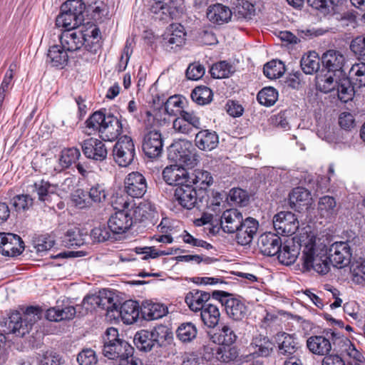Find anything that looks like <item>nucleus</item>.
<instances>
[{"label":"nucleus","instance_id":"18","mask_svg":"<svg viewBox=\"0 0 365 365\" xmlns=\"http://www.w3.org/2000/svg\"><path fill=\"white\" fill-rule=\"evenodd\" d=\"M163 143L161 133L155 129L148 131L144 136L143 150L150 158L158 157L163 150Z\"/></svg>","mask_w":365,"mask_h":365},{"label":"nucleus","instance_id":"43","mask_svg":"<svg viewBox=\"0 0 365 365\" xmlns=\"http://www.w3.org/2000/svg\"><path fill=\"white\" fill-rule=\"evenodd\" d=\"M200 312L202 322L207 327L214 328L218 324L220 312L217 305L208 303Z\"/></svg>","mask_w":365,"mask_h":365},{"label":"nucleus","instance_id":"36","mask_svg":"<svg viewBox=\"0 0 365 365\" xmlns=\"http://www.w3.org/2000/svg\"><path fill=\"white\" fill-rule=\"evenodd\" d=\"M307 346L314 354L326 355L331 349V343L329 339L324 336H312L307 340Z\"/></svg>","mask_w":365,"mask_h":365},{"label":"nucleus","instance_id":"35","mask_svg":"<svg viewBox=\"0 0 365 365\" xmlns=\"http://www.w3.org/2000/svg\"><path fill=\"white\" fill-rule=\"evenodd\" d=\"M68 58V51L61 45H53L48 48L46 62L53 67L63 68Z\"/></svg>","mask_w":365,"mask_h":365},{"label":"nucleus","instance_id":"47","mask_svg":"<svg viewBox=\"0 0 365 365\" xmlns=\"http://www.w3.org/2000/svg\"><path fill=\"white\" fill-rule=\"evenodd\" d=\"M213 182V178L210 173L203 170H195L190 176V181L188 184H194L200 187V194H205V190Z\"/></svg>","mask_w":365,"mask_h":365},{"label":"nucleus","instance_id":"45","mask_svg":"<svg viewBox=\"0 0 365 365\" xmlns=\"http://www.w3.org/2000/svg\"><path fill=\"white\" fill-rule=\"evenodd\" d=\"M99 308L108 312L118 311V299L115 294L108 289H103L98 292Z\"/></svg>","mask_w":365,"mask_h":365},{"label":"nucleus","instance_id":"19","mask_svg":"<svg viewBox=\"0 0 365 365\" xmlns=\"http://www.w3.org/2000/svg\"><path fill=\"white\" fill-rule=\"evenodd\" d=\"M258 227L259 223L255 218L250 217L245 218L239 229L235 232L237 243L241 245H247L252 242Z\"/></svg>","mask_w":365,"mask_h":365},{"label":"nucleus","instance_id":"2","mask_svg":"<svg viewBox=\"0 0 365 365\" xmlns=\"http://www.w3.org/2000/svg\"><path fill=\"white\" fill-rule=\"evenodd\" d=\"M42 316L43 310L38 307H28L23 314L18 311L12 312L4 322L6 327L4 331L18 337H24Z\"/></svg>","mask_w":365,"mask_h":365},{"label":"nucleus","instance_id":"40","mask_svg":"<svg viewBox=\"0 0 365 365\" xmlns=\"http://www.w3.org/2000/svg\"><path fill=\"white\" fill-rule=\"evenodd\" d=\"M156 347H164L170 344L173 332L170 329L163 324H159L150 330Z\"/></svg>","mask_w":365,"mask_h":365},{"label":"nucleus","instance_id":"24","mask_svg":"<svg viewBox=\"0 0 365 365\" xmlns=\"http://www.w3.org/2000/svg\"><path fill=\"white\" fill-rule=\"evenodd\" d=\"M154 1L150 10L155 15V19L168 22L176 16L178 11L172 0Z\"/></svg>","mask_w":365,"mask_h":365},{"label":"nucleus","instance_id":"60","mask_svg":"<svg viewBox=\"0 0 365 365\" xmlns=\"http://www.w3.org/2000/svg\"><path fill=\"white\" fill-rule=\"evenodd\" d=\"M63 242L66 247H76L83 245L84 239L77 228L68 230L65 233Z\"/></svg>","mask_w":365,"mask_h":365},{"label":"nucleus","instance_id":"8","mask_svg":"<svg viewBox=\"0 0 365 365\" xmlns=\"http://www.w3.org/2000/svg\"><path fill=\"white\" fill-rule=\"evenodd\" d=\"M135 155V149L132 138L123 135L118 139L113 148V156L115 162L120 167L130 165Z\"/></svg>","mask_w":365,"mask_h":365},{"label":"nucleus","instance_id":"51","mask_svg":"<svg viewBox=\"0 0 365 365\" xmlns=\"http://www.w3.org/2000/svg\"><path fill=\"white\" fill-rule=\"evenodd\" d=\"M197 334V327L192 322L181 324L176 330L177 338L182 343L191 342Z\"/></svg>","mask_w":365,"mask_h":365},{"label":"nucleus","instance_id":"61","mask_svg":"<svg viewBox=\"0 0 365 365\" xmlns=\"http://www.w3.org/2000/svg\"><path fill=\"white\" fill-rule=\"evenodd\" d=\"M73 205L79 209H87L92 207L88 191L83 189L76 190L71 195Z\"/></svg>","mask_w":365,"mask_h":365},{"label":"nucleus","instance_id":"33","mask_svg":"<svg viewBox=\"0 0 365 365\" xmlns=\"http://www.w3.org/2000/svg\"><path fill=\"white\" fill-rule=\"evenodd\" d=\"M140 313L147 321L155 320L164 317L168 313V308L163 304L146 301L142 304Z\"/></svg>","mask_w":365,"mask_h":365},{"label":"nucleus","instance_id":"48","mask_svg":"<svg viewBox=\"0 0 365 365\" xmlns=\"http://www.w3.org/2000/svg\"><path fill=\"white\" fill-rule=\"evenodd\" d=\"M331 335L334 339L333 344L335 346L334 349L339 354L326 356L323 359L322 365H348V361H351L350 358L343 356L338 350L339 340L345 338L336 336L337 334L334 331L331 332Z\"/></svg>","mask_w":365,"mask_h":365},{"label":"nucleus","instance_id":"20","mask_svg":"<svg viewBox=\"0 0 365 365\" xmlns=\"http://www.w3.org/2000/svg\"><path fill=\"white\" fill-rule=\"evenodd\" d=\"M185 41V32L183 26L179 24L170 25L163 35V46L167 49H175L181 46Z\"/></svg>","mask_w":365,"mask_h":365},{"label":"nucleus","instance_id":"49","mask_svg":"<svg viewBox=\"0 0 365 365\" xmlns=\"http://www.w3.org/2000/svg\"><path fill=\"white\" fill-rule=\"evenodd\" d=\"M80 157L81 152L78 148L75 147L64 148L61 152L58 163L62 169H67L76 163Z\"/></svg>","mask_w":365,"mask_h":365},{"label":"nucleus","instance_id":"28","mask_svg":"<svg viewBox=\"0 0 365 365\" xmlns=\"http://www.w3.org/2000/svg\"><path fill=\"white\" fill-rule=\"evenodd\" d=\"M338 350L343 356L350 358L351 361H348V365H361L364 362L363 354L348 339L339 340Z\"/></svg>","mask_w":365,"mask_h":365},{"label":"nucleus","instance_id":"58","mask_svg":"<svg viewBox=\"0 0 365 365\" xmlns=\"http://www.w3.org/2000/svg\"><path fill=\"white\" fill-rule=\"evenodd\" d=\"M257 98L260 104L271 106L277 101L278 92L273 87H265L258 93Z\"/></svg>","mask_w":365,"mask_h":365},{"label":"nucleus","instance_id":"1","mask_svg":"<svg viewBox=\"0 0 365 365\" xmlns=\"http://www.w3.org/2000/svg\"><path fill=\"white\" fill-rule=\"evenodd\" d=\"M86 133L91 135L98 133L99 138L103 141H114L123 133V120L106 110L94 112L86 120Z\"/></svg>","mask_w":365,"mask_h":365},{"label":"nucleus","instance_id":"13","mask_svg":"<svg viewBox=\"0 0 365 365\" xmlns=\"http://www.w3.org/2000/svg\"><path fill=\"white\" fill-rule=\"evenodd\" d=\"M125 191L133 198L142 197L147 191L145 178L139 172L129 173L125 179Z\"/></svg>","mask_w":365,"mask_h":365},{"label":"nucleus","instance_id":"31","mask_svg":"<svg viewBox=\"0 0 365 365\" xmlns=\"http://www.w3.org/2000/svg\"><path fill=\"white\" fill-rule=\"evenodd\" d=\"M77 307L65 305L63 307L56 306L47 309L46 317L51 322H61L63 320L73 319L77 312Z\"/></svg>","mask_w":365,"mask_h":365},{"label":"nucleus","instance_id":"14","mask_svg":"<svg viewBox=\"0 0 365 365\" xmlns=\"http://www.w3.org/2000/svg\"><path fill=\"white\" fill-rule=\"evenodd\" d=\"M81 145L83 155L88 159L101 162L107 158V148L99 139L89 138L84 140Z\"/></svg>","mask_w":365,"mask_h":365},{"label":"nucleus","instance_id":"57","mask_svg":"<svg viewBox=\"0 0 365 365\" xmlns=\"http://www.w3.org/2000/svg\"><path fill=\"white\" fill-rule=\"evenodd\" d=\"M234 71L233 66L225 61L214 63L210 70V73L214 78H228Z\"/></svg>","mask_w":365,"mask_h":365},{"label":"nucleus","instance_id":"55","mask_svg":"<svg viewBox=\"0 0 365 365\" xmlns=\"http://www.w3.org/2000/svg\"><path fill=\"white\" fill-rule=\"evenodd\" d=\"M213 93L212 90L205 86L196 87L191 93L192 100L198 105H206L212 100Z\"/></svg>","mask_w":365,"mask_h":365},{"label":"nucleus","instance_id":"16","mask_svg":"<svg viewBox=\"0 0 365 365\" xmlns=\"http://www.w3.org/2000/svg\"><path fill=\"white\" fill-rule=\"evenodd\" d=\"M184 165H172L167 166L163 171V178L170 185L182 186L190 181V175Z\"/></svg>","mask_w":365,"mask_h":365},{"label":"nucleus","instance_id":"7","mask_svg":"<svg viewBox=\"0 0 365 365\" xmlns=\"http://www.w3.org/2000/svg\"><path fill=\"white\" fill-rule=\"evenodd\" d=\"M197 158L195 149L188 141L173 143L168 149L169 160L185 167H195L198 161Z\"/></svg>","mask_w":365,"mask_h":365},{"label":"nucleus","instance_id":"4","mask_svg":"<svg viewBox=\"0 0 365 365\" xmlns=\"http://www.w3.org/2000/svg\"><path fill=\"white\" fill-rule=\"evenodd\" d=\"M133 352V348L124 339L119 337L116 328L107 329L103 338V354L111 360H119L121 357Z\"/></svg>","mask_w":365,"mask_h":365},{"label":"nucleus","instance_id":"53","mask_svg":"<svg viewBox=\"0 0 365 365\" xmlns=\"http://www.w3.org/2000/svg\"><path fill=\"white\" fill-rule=\"evenodd\" d=\"M351 83L358 88L365 87V63L354 64L349 71Z\"/></svg>","mask_w":365,"mask_h":365},{"label":"nucleus","instance_id":"44","mask_svg":"<svg viewBox=\"0 0 365 365\" xmlns=\"http://www.w3.org/2000/svg\"><path fill=\"white\" fill-rule=\"evenodd\" d=\"M309 196V191L303 187H298L293 189L289 195L290 207L299 211L302 206L308 205Z\"/></svg>","mask_w":365,"mask_h":365},{"label":"nucleus","instance_id":"3","mask_svg":"<svg viewBox=\"0 0 365 365\" xmlns=\"http://www.w3.org/2000/svg\"><path fill=\"white\" fill-rule=\"evenodd\" d=\"M86 5L82 0H68L61 6L56 26L66 30H76L84 21Z\"/></svg>","mask_w":365,"mask_h":365},{"label":"nucleus","instance_id":"30","mask_svg":"<svg viewBox=\"0 0 365 365\" xmlns=\"http://www.w3.org/2000/svg\"><path fill=\"white\" fill-rule=\"evenodd\" d=\"M140 308L138 302L127 300L120 306L118 305L117 312L119 313L124 324H132L137 322L140 313Z\"/></svg>","mask_w":365,"mask_h":365},{"label":"nucleus","instance_id":"12","mask_svg":"<svg viewBox=\"0 0 365 365\" xmlns=\"http://www.w3.org/2000/svg\"><path fill=\"white\" fill-rule=\"evenodd\" d=\"M24 250V243L21 238L14 233H0V252L5 256L16 257Z\"/></svg>","mask_w":365,"mask_h":365},{"label":"nucleus","instance_id":"46","mask_svg":"<svg viewBox=\"0 0 365 365\" xmlns=\"http://www.w3.org/2000/svg\"><path fill=\"white\" fill-rule=\"evenodd\" d=\"M300 66L306 74H314L320 67V59L317 52L309 51L304 55L300 61Z\"/></svg>","mask_w":365,"mask_h":365},{"label":"nucleus","instance_id":"29","mask_svg":"<svg viewBox=\"0 0 365 365\" xmlns=\"http://www.w3.org/2000/svg\"><path fill=\"white\" fill-rule=\"evenodd\" d=\"M210 294L205 291L192 289L185 296V301L192 312H201L207 304L210 299Z\"/></svg>","mask_w":365,"mask_h":365},{"label":"nucleus","instance_id":"25","mask_svg":"<svg viewBox=\"0 0 365 365\" xmlns=\"http://www.w3.org/2000/svg\"><path fill=\"white\" fill-rule=\"evenodd\" d=\"M301 247V242L296 243L294 238L287 240L284 243L282 242L280 251L277 254L279 261L285 265L293 264L299 255Z\"/></svg>","mask_w":365,"mask_h":365},{"label":"nucleus","instance_id":"39","mask_svg":"<svg viewBox=\"0 0 365 365\" xmlns=\"http://www.w3.org/2000/svg\"><path fill=\"white\" fill-rule=\"evenodd\" d=\"M316 252H318L313 260V266L310 267V270L312 269L319 274H325L330 269L326 245H319V247L317 248Z\"/></svg>","mask_w":365,"mask_h":365},{"label":"nucleus","instance_id":"22","mask_svg":"<svg viewBox=\"0 0 365 365\" xmlns=\"http://www.w3.org/2000/svg\"><path fill=\"white\" fill-rule=\"evenodd\" d=\"M241 212L237 209H229L223 212L220 218V228L227 233H235L244 221Z\"/></svg>","mask_w":365,"mask_h":365},{"label":"nucleus","instance_id":"9","mask_svg":"<svg viewBox=\"0 0 365 365\" xmlns=\"http://www.w3.org/2000/svg\"><path fill=\"white\" fill-rule=\"evenodd\" d=\"M349 242H336L327 250V255L330 263L334 267L342 268L348 265L352 256Z\"/></svg>","mask_w":365,"mask_h":365},{"label":"nucleus","instance_id":"59","mask_svg":"<svg viewBox=\"0 0 365 365\" xmlns=\"http://www.w3.org/2000/svg\"><path fill=\"white\" fill-rule=\"evenodd\" d=\"M183 103L184 101L181 97L178 96H170L164 103L165 110L169 115H180L181 110H184L182 109Z\"/></svg>","mask_w":365,"mask_h":365},{"label":"nucleus","instance_id":"21","mask_svg":"<svg viewBox=\"0 0 365 365\" xmlns=\"http://www.w3.org/2000/svg\"><path fill=\"white\" fill-rule=\"evenodd\" d=\"M322 63L327 71L332 72L334 75H336V73L342 75L346 58L339 51L329 50L322 55Z\"/></svg>","mask_w":365,"mask_h":365},{"label":"nucleus","instance_id":"11","mask_svg":"<svg viewBox=\"0 0 365 365\" xmlns=\"http://www.w3.org/2000/svg\"><path fill=\"white\" fill-rule=\"evenodd\" d=\"M299 221L291 212H279L273 218V226L278 235H292L299 228Z\"/></svg>","mask_w":365,"mask_h":365},{"label":"nucleus","instance_id":"26","mask_svg":"<svg viewBox=\"0 0 365 365\" xmlns=\"http://www.w3.org/2000/svg\"><path fill=\"white\" fill-rule=\"evenodd\" d=\"M132 226V220L125 210H119L113 214L108 221V227L113 234L125 232Z\"/></svg>","mask_w":365,"mask_h":365},{"label":"nucleus","instance_id":"63","mask_svg":"<svg viewBox=\"0 0 365 365\" xmlns=\"http://www.w3.org/2000/svg\"><path fill=\"white\" fill-rule=\"evenodd\" d=\"M235 14L238 19L250 20L255 16V6L247 1H241L236 6Z\"/></svg>","mask_w":365,"mask_h":365},{"label":"nucleus","instance_id":"6","mask_svg":"<svg viewBox=\"0 0 365 365\" xmlns=\"http://www.w3.org/2000/svg\"><path fill=\"white\" fill-rule=\"evenodd\" d=\"M86 35L83 34L81 30L68 29V31H64L59 37L61 45L68 52L78 51L84 46L87 51L96 53L100 48V45L93 42H92V45H90Z\"/></svg>","mask_w":365,"mask_h":365},{"label":"nucleus","instance_id":"62","mask_svg":"<svg viewBox=\"0 0 365 365\" xmlns=\"http://www.w3.org/2000/svg\"><path fill=\"white\" fill-rule=\"evenodd\" d=\"M33 245L36 252L43 256V254L51 250L54 245V241L48 235H41L35 237Z\"/></svg>","mask_w":365,"mask_h":365},{"label":"nucleus","instance_id":"37","mask_svg":"<svg viewBox=\"0 0 365 365\" xmlns=\"http://www.w3.org/2000/svg\"><path fill=\"white\" fill-rule=\"evenodd\" d=\"M278 353L281 355L290 356L295 354L298 349L297 339L291 334L282 332L277 334Z\"/></svg>","mask_w":365,"mask_h":365},{"label":"nucleus","instance_id":"56","mask_svg":"<svg viewBox=\"0 0 365 365\" xmlns=\"http://www.w3.org/2000/svg\"><path fill=\"white\" fill-rule=\"evenodd\" d=\"M263 72L269 79L278 78L285 72V66L281 61L272 60L264 66Z\"/></svg>","mask_w":365,"mask_h":365},{"label":"nucleus","instance_id":"5","mask_svg":"<svg viewBox=\"0 0 365 365\" xmlns=\"http://www.w3.org/2000/svg\"><path fill=\"white\" fill-rule=\"evenodd\" d=\"M212 296L225 307L226 314L232 320L241 321L247 317L248 307L242 298L224 291H214Z\"/></svg>","mask_w":365,"mask_h":365},{"label":"nucleus","instance_id":"41","mask_svg":"<svg viewBox=\"0 0 365 365\" xmlns=\"http://www.w3.org/2000/svg\"><path fill=\"white\" fill-rule=\"evenodd\" d=\"M92 207L105 204L108 196V190L104 183L96 182L92 185L88 191Z\"/></svg>","mask_w":365,"mask_h":365},{"label":"nucleus","instance_id":"38","mask_svg":"<svg viewBox=\"0 0 365 365\" xmlns=\"http://www.w3.org/2000/svg\"><path fill=\"white\" fill-rule=\"evenodd\" d=\"M237 336L234 330L227 324L222 326L220 329L210 336V339L219 345H232L237 341Z\"/></svg>","mask_w":365,"mask_h":365},{"label":"nucleus","instance_id":"64","mask_svg":"<svg viewBox=\"0 0 365 365\" xmlns=\"http://www.w3.org/2000/svg\"><path fill=\"white\" fill-rule=\"evenodd\" d=\"M352 280L357 284L365 282V260L359 259L353 262L350 267Z\"/></svg>","mask_w":365,"mask_h":365},{"label":"nucleus","instance_id":"42","mask_svg":"<svg viewBox=\"0 0 365 365\" xmlns=\"http://www.w3.org/2000/svg\"><path fill=\"white\" fill-rule=\"evenodd\" d=\"M133 342L139 351L144 352L150 351L156 347L152 334L148 329L138 331L134 335Z\"/></svg>","mask_w":365,"mask_h":365},{"label":"nucleus","instance_id":"32","mask_svg":"<svg viewBox=\"0 0 365 365\" xmlns=\"http://www.w3.org/2000/svg\"><path fill=\"white\" fill-rule=\"evenodd\" d=\"M196 146L202 150H212L219 143V138L216 132L210 130H201L195 135Z\"/></svg>","mask_w":365,"mask_h":365},{"label":"nucleus","instance_id":"27","mask_svg":"<svg viewBox=\"0 0 365 365\" xmlns=\"http://www.w3.org/2000/svg\"><path fill=\"white\" fill-rule=\"evenodd\" d=\"M254 357H267L274 350V343L266 336L258 334L253 337L250 344Z\"/></svg>","mask_w":365,"mask_h":365},{"label":"nucleus","instance_id":"50","mask_svg":"<svg viewBox=\"0 0 365 365\" xmlns=\"http://www.w3.org/2000/svg\"><path fill=\"white\" fill-rule=\"evenodd\" d=\"M332 72L327 71L325 74H317L316 76L317 88L323 93H329L334 90L338 84Z\"/></svg>","mask_w":365,"mask_h":365},{"label":"nucleus","instance_id":"34","mask_svg":"<svg viewBox=\"0 0 365 365\" xmlns=\"http://www.w3.org/2000/svg\"><path fill=\"white\" fill-rule=\"evenodd\" d=\"M229 7L221 4L210 6L207 11V17L211 22L222 24L228 22L232 16Z\"/></svg>","mask_w":365,"mask_h":365},{"label":"nucleus","instance_id":"23","mask_svg":"<svg viewBox=\"0 0 365 365\" xmlns=\"http://www.w3.org/2000/svg\"><path fill=\"white\" fill-rule=\"evenodd\" d=\"M282 242L281 237L277 235L267 232L260 236L258 246L264 255L274 256L280 251Z\"/></svg>","mask_w":365,"mask_h":365},{"label":"nucleus","instance_id":"54","mask_svg":"<svg viewBox=\"0 0 365 365\" xmlns=\"http://www.w3.org/2000/svg\"><path fill=\"white\" fill-rule=\"evenodd\" d=\"M215 356L217 359L221 362L230 363L238 358L239 352L235 346L221 345L217 349Z\"/></svg>","mask_w":365,"mask_h":365},{"label":"nucleus","instance_id":"15","mask_svg":"<svg viewBox=\"0 0 365 365\" xmlns=\"http://www.w3.org/2000/svg\"><path fill=\"white\" fill-rule=\"evenodd\" d=\"M300 241L302 248V266L307 271H310V267L313 266V260L318 252H316L317 248L319 247V245L324 244L314 235H307L305 238L302 237Z\"/></svg>","mask_w":365,"mask_h":365},{"label":"nucleus","instance_id":"52","mask_svg":"<svg viewBox=\"0 0 365 365\" xmlns=\"http://www.w3.org/2000/svg\"><path fill=\"white\" fill-rule=\"evenodd\" d=\"M336 202L333 197L326 195L319 198V212L323 217L330 218L336 215Z\"/></svg>","mask_w":365,"mask_h":365},{"label":"nucleus","instance_id":"10","mask_svg":"<svg viewBox=\"0 0 365 365\" xmlns=\"http://www.w3.org/2000/svg\"><path fill=\"white\" fill-rule=\"evenodd\" d=\"M197 190L190 184L177 187L174 192V200L183 208L191 210L202 202L204 195L200 196Z\"/></svg>","mask_w":365,"mask_h":365},{"label":"nucleus","instance_id":"17","mask_svg":"<svg viewBox=\"0 0 365 365\" xmlns=\"http://www.w3.org/2000/svg\"><path fill=\"white\" fill-rule=\"evenodd\" d=\"M31 192H36L38 196V200L45 206L51 207V195L56 192L58 188V184H51L43 179L35 181L33 184L28 186Z\"/></svg>","mask_w":365,"mask_h":365}]
</instances>
